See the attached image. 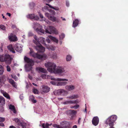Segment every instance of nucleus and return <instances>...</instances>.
I'll return each mask as SVG.
<instances>
[{
	"label": "nucleus",
	"mask_w": 128,
	"mask_h": 128,
	"mask_svg": "<svg viewBox=\"0 0 128 128\" xmlns=\"http://www.w3.org/2000/svg\"><path fill=\"white\" fill-rule=\"evenodd\" d=\"M34 40H33V42L36 45V49L39 52H44L45 51V48L42 46L40 43L44 44V46H46V44L44 42L45 38L42 37L38 38L36 35H34Z\"/></svg>",
	"instance_id": "obj_1"
},
{
	"label": "nucleus",
	"mask_w": 128,
	"mask_h": 128,
	"mask_svg": "<svg viewBox=\"0 0 128 128\" xmlns=\"http://www.w3.org/2000/svg\"><path fill=\"white\" fill-rule=\"evenodd\" d=\"M60 125L55 124L53 125L52 126L55 128H71L72 123L66 121H64L61 122Z\"/></svg>",
	"instance_id": "obj_2"
},
{
	"label": "nucleus",
	"mask_w": 128,
	"mask_h": 128,
	"mask_svg": "<svg viewBox=\"0 0 128 128\" xmlns=\"http://www.w3.org/2000/svg\"><path fill=\"white\" fill-rule=\"evenodd\" d=\"M45 66L47 68V70L52 73H53L56 67L54 63L52 62H48L44 64Z\"/></svg>",
	"instance_id": "obj_3"
},
{
	"label": "nucleus",
	"mask_w": 128,
	"mask_h": 128,
	"mask_svg": "<svg viewBox=\"0 0 128 128\" xmlns=\"http://www.w3.org/2000/svg\"><path fill=\"white\" fill-rule=\"evenodd\" d=\"M25 61L27 64L25 65V68L26 71H29L31 70L32 68V66L34 64V61L31 59H30L26 56L24 58Z\"/></svg>",
	"instance_id": "obj_4"
},
{
	"label": "nucleus",
	"mask_w": 128,
	"mask_h": 128,
	"mask_svg": "<svg viewBox=\"0 0 128 128\" xmlns=\"http://www.w3.org/2000/svg\"><path fill=\"white\" fill-rule=\"evenodd\" d=\"M117 118V116L115 115H112L109 117L106 120L105 123L109 126H114V122Z\"/></svg>",
	"instance_id": "obj_5"
},
{
	"label": "nucleus",
	"mask_w": 128,
	"mask_h": 128,
	"mask_svg": "<svg viewBox=\"0 0 128 128\" xmlns=\"http://www.w3.org/2000/svg\"><path fill=\"white\" fill-rule=\"evenodd\" d=\"M68 72V70L64 68L62 66H58L56 68L53 73L63 76L65 75Z\"/></svg>",
	"instance_id": "obj_6"
},
{
	"label": "nucleus",
	"mask_w": 128,
	"mask_h": 128,
	"mask_svg": "<svg viewBox=\"0 0 128 128\" xmlns=\"http://www.w3.org/2000/svg\"><path fill=\"white\" fill-rule=\"evenodd\" d=\"M44 29L45 30V32L46 33L51 34L52 33L55 34H58V31L54 27L52 26H49L46 28L45 26Z\"/></svg>",
	"instance_id": "obj_7"
},
{
	"label": "nucleus",
	"mask_w": 128,
	"mask_h": 128,
	"mask_svg": "<svg viewBox=\"0 0 128 128\" xmlns=\"http://www.w3.org/2000/svg\"><path fill=\"white\" fill-rule=\"evenodd\" d=\"M12 60V58L9 55H2L0 56V61L1 62L5 61L6 63L10 64Z\"/></svg>",
	"instance_id": "obj_8"
},
{
	"label": "nucleus",
	"mask_w": 128,
	"mask_h": 128,
	"mask_svg": "<svg viewBox=\"0 0 128 128\" xmlns=\"http://www.w3.org/2000/svg\"><path fill=\"white\" fill-rule=\"evenodd\" d=\"M55 94L56 95H62L64 96L67 94L68 92L67 91L64 89H59L56 90L54 92Z\"/></svg>",
	"instance_id": "obj_9"
},
{
	"label": "nucleus",
	"mask_w": 128,
	"mask_h": 128,
	"mask_svg": "<svg viewBox=\"0 0 128 128\" xmlns=\"http://www.w3.org/2000/svg\"><path fill=\"white\" fill-rule=\"evenodd\" d=\"M52 80H54L53 81H51L50 82V83L56 86V84L57 83V82H55L56 81H68V79H62V78H57L56 79H55L52 78V77H51L50 78Z\"/></svg>",
	"instance_id": "obj_10"
},
{
	"label": "nucleus",
	"mask_w": 128,
	"mask_h": 128,
	"mask_svg": "<svg viewBox=\"0 0 128 128\" xmlns=\"http://www.w3.org/2000/svg\"><path fill=\"white\" fill-rule=\"evenodd\" d=\"M13 121L19 126H21L22 128H26V124L23 122H21L20 120L18 118H16L13 119Z\"/></svg>",
	"instance_id": "obj_11"
},
{
	"label": "nucleus",
	"mask_w": 128,
	"mask_h": 128,
	"mask_svg": "<svg viewBox=\"0 0 128 128\" xmlns=\"http://www.w3.org/2000/svg\"><path fill=\"white\" fill-rule=\"evenodd\" d=\"M23 46L18 43H17L14 46L15 49L17 52H21L22 50V48Z\"/></svg>",
	"instance_id": "obj_12"
},
{
	"label": "nucleus",
	"mask_w": 128,
	"mask_h": 128,
	"mask_svg": "<svg viewBox=\"0 0 128 128\" xmlns=\"http://www.w3.org/2000/svg\"><path fill=\"white\" fill-rule=\"evenodd\" d=\"M26 17L28 18L34 20H38L39 19L37 15H35L34 14H28L26 16Z\"/></svg>",
	"instance_id": "obj_13"
},
{
	"label": "nucleus",
	"mask_w": 128,
	"mask_h": 128,
	"mask_svg": "<svg viewBox=\"0 0 128 128\" xmlns=\"http://www.w3.org/2000/svg\"><path fill=\"white\" fill-rule=\"evenodd\" d=\"M99 122V119L98 118L97 116L94 117L92 120V124L95 126L98 125Z\"/></svg>",
	"instance_id": "obj_14"
},
{
	"label": "nucleus",
	"mask_w": 128,
	"mask_h": 128,
	"mask_svg": "<svg viewBox=\"0 0 128 128\" xmlns=\"http://www.w3.org/2000/svg\"><path fill=\"white\" fill-rule=\"evenodd\" d=\"M30 49V55L34 58H36L38 59L40 54H38L37 53H35L32 50Z\"/></svg>",
	"instance_id": "obj_15"
},
{
	"label": "nucleus",
	"mask_w": 128,
	"mask_h": 128,
	"mask_svg": "<svg viewBox=\"0 0 128 128\" xmlns=\"http://www.w3.org/2000/svg\"><path fill=\"white\" fill-rule=\"evenodd\" d=\"M65 88L66 90L68 91H71L74 89L75 86L74 85L71 84L66 86Z\"/></svg>",
	"instance_id": "obj_16"
},
{
	"label": "nucleus",
	"mask_w": 128,
	"mask_h": 128,
	"mask_svg": "<svg viewBox=\"0 0 128 128\" xmlns=\"http://www.w3.org/2000/svg\"><path fill=\"white\" fill-rule=\"evenodd\" d=\"M8 38L11 41L14 42L17 40V37L15 36L12 34H11L8 36Z\"/></svg>",
	"instance_id": "obj_17"
},
{
	"label": "nucleus",
	"mask_w": 128,
	"mask_h": 128,
	"mask_svg": "<svg viewBox=\"0 0 128 128\" xmlns=\"http://www.w3.org/2000/svg\"><path fill=\"white\" fill-rule=\"evenodd\" d=\"M46 16H47L48 18L51 20L53 22H55L56 20V17L54 16H50L48 13H46L45 14Z\"/></svg>",
	"instance_id": "obj_18"
},
{
	"label": "nucleus",
	"mask_w": 128,
	"mask_h": 128,
	"mask_svg": "<svg viewBox=\"0 0 128 128\" xmlns=\"http://www.w3.org/2000/svg\"><path fill=\"white\" fill-rule=\"evenodd\" d=\"M50 88L47 86H43L42 87V90L44 93L48 92L50 91Z\"/></svg>",
	"instance_id": "obj_19"
},
{
	"label": "nucleus",
	"mask_w": 128,
	"mask_h": 128,
	"mask_svg": "<svg viewBox=\"0 0 128 128\" xmlns=\"http://www.w3.org/2000/svg\"><path fill=\"white\" fill-rule=\"evenodd\" d=\"M42 28V26L36 22L34 23L33 26V28L35 30H36V29Z\"/></svg>",
	"instance_id": "obj_20"
},
{
	"label": "nucleus",
	"mask_w": 128,
	"mask_h": 128,
	"mask_svg": "<svg viewBox=\"0 0 128 128\" xmlns=\"http://www.w3.org/2000/svg\"><path fill=\"white\" fill-rule=\"evenodd\" d=\"M36 70L38 72H41L44 73H45L46 72V69L41 67H38L36 68Z\"/></svg>",
	"instance_id": "obj_21"
},
{
	"label": "nucleus",
	"mask_w": 128,
	"mask_h": 128,
	"mask_svg": "<svg viewBox=\"0 0 128 128\" xmlns=\"http://www.w3.org/2000/svg\"><path fill=\"white\" fill-rule=\"evenodd\" d=\"M0 92L2 94L3 96L6 98H7L8 99H10V97L9 95L6 92H4L3 90H1Z\"/></svg>",
	"instance_id": "obj_22"
},
{
	"label": "nucleus",
	"mask_w": 128,
	"mask_h": 128,
	"mask_svg": "<svg viewBox=\"0 0 128 128\" xmlns=\"http://www.w3.org/2000/svg\"><path fill=\"white\" fill-rule=\"evenodd\" d=\"M5 103V100L3 97L0 96V106H2Z\"/></svg>",
	"instance_id": "obj_23"
},
{
	"label": "nucleus",
	"mask_w": 128,
	"mask_h": 128,
	"mask_svg": "<svg viewBox=\"0 0 128 128\" xmlns=\"http://www.w3.org/2000/svg\"><path fill=\"white\" fill-rule=\"evenodd\" d=\"M48 37L51 40H53V41L56 42L57 44L58 43V39L56 38L53 37L50 35L48 36Z\"/></svg>",
	"instance_id": "obj_24"
},
{
	"label": "nucleus",
	"mask_w": 128,
	"mask_h": 128,
	"mask_svg": "<svg viewBox=\"0 0 128 128\" xmlns=\"http://www.w3.org/2000/svg\"><path fill=\"white\" fill-rule=\"evenodd\" d=\"M42 28H41L36 29V31L39 34L41 33L44 34L45 33L44 30Z\"/></svg>",
	"instance_id": "obj_25"
},
{
	"label": "nucleus",
	"mask_w": 128,
	"mask_h": 128,
	"mask_svg": "<svg viewBox=\"0 0 128 128\" xmlns=\"http://www.w3.org/2000/svg\"><path fill=\"white\" fill-rule=\"evenodd\" d=\"M39 57V59H40L42 60H45L48 58L47 55L45 54H43L42 55H40Z\"/></svg>",
	"instance_id": "obj_26"
},
{
	"label": "nucleus",
	"mask_w": 128,
	"mask_h": 128,
	"mask_svg": "<svg viewBox=\"0 0 128 128\" xmlns=\"http://www.w3.org/2000/svg\"><path fill=\"white\" fill-rule=\"evenodd\" d=\"M50 58L56 60L58 58L57 54L56 52H53L51 55Z\"/></svg>",
	"instance_id": "obj_27"
},
{
	"label": "nucleus",
	"mask_w": 128,
	"mask_h": 128,
	"mask_svg": "<svg viewBox=\"0 0 128 128\" xmlns=\"http://www.w3.org/2000/svg\"><path fill=\"white\" fill-rule=\"evenodd\" d=\"M78 95L77 94H73L72 96H69L68 97V98L69 99H75L77 98H78Z\"/></svg>",
	"instance_id": "obj_28"
},
{
	"label": "nucleus",
	"mask_w": 128,
	"mask_h": 128,
	"mask_svg": "<svg viewBox=\"0 0 128 128\" xmlns=\"http://www.w3.org/2000/svg\"><path fill=\"white\" fill-rule=\"evenodd\" d=\"M78 20L76 19L74 21H73L72 26L74 28L76 27L78 25Z\"/></svg>",
	"instance_id": "obj_29"
},
{
	"label": "nucleus",
	"mask_w": 128,
	"mask_h": 128,
	"mask_svg": "<svg viewBox=\"0 0 128 128\" xmlns=\"http://www.w3.org/2000/svg\"><path fill=\"white\" fill-rule=\"evenodd\" d=\"M7 48L8 50H10V51L12 52V53H15V52L12 45L10 44L8 46Z\"/></svg>",
	"instance_id": "obj_30"
},
{
	"label": "nucleus",
	"mask_w": 128,
	"mask_h": 128,
	"mask_svg": "<svg viewBox=\"0 0 128 128\" xmlns=\"http://www.w3.org/2000/svg\"><path fill=\"white\" fill-rule=\"evenodd\" d=\"M46 48L49 50H51L54 51L55 50V47L53 46H48L46 45Z\"/></svg>",
	"instance_id": "obj_31"
},
{
	"label": "nucleus",
	"mask_w": 128,
	"mask_h": 128,
	"mask_svg": "<svg viewBox=\"0 0 128 128\" xmlns=\"http://www.w3.org/2000/svg\"><path fill=\"white\" fill-rule=\"evenodd\" d=\"M41 76L42 78L44 79H50L51 78L50 76L44 74H42Z\"/></svg>",
	"instance_id": "obj_32"
},
{
	"label": "nucleus",
	"mask_w": 128,
	"mask_h": 128,
	"mask_svg": "<svg viewBox=\"0 0 128 128\" xmlns=\"http://www.w3.org/2000/svg\"><path fill=\"white\" fill-rule=\"evenodd\" d=\"M9 108L11 110L13 111L14 113L15 114L16 113V112L15 109L14 107V106L12 105H10L9 106Z\"/></svg>",
	"instance_id": "obj_33"
},
{
	"label": "nucleus",
	"mask_w": 128,
	"mask_h": 128,
	"mask_svg": "<svg viewBox=\"0 0 128 128\" xmlns=\"http://www.w3.org/2000/svg\"><path fill=\"white\" fill-rule=\"evenodd\" d=\"M52 124H49L48 123L45 124L44 123L42 125V127L44 128H49V126L52 125Z\"/></svg>",
	"instance_id": "obj_34"
},
{
	"label": "nucleus",
	"mask_w": 128,
	"mask_h": 128,
	"mask_svg": "<svg viewBox=\"0 0 128 128\" xmlns=\"http://www.w3.org/2000/svg\"><path fill=\"white\" fill-rule=\"evenodd\" d=\"M34 97L33 96H30V100L34 103H36V100L34 99Z\"/></svg>",
	"instance_id": "obj_35"
},
{
	"label": "nucleus",
	"mask_w": 128,
	"mask_h": 128,
	"mask_svg": "<svg viewBox=\"0 0 128 128\" xmlns=\"http://www.w3.org/2000/svg\"><path fill=\"white\" fill-rule=\"evenodd\" d=\"M46 4V5L48 6L50 8H52L55 10H59V9L58 8H57V7L54 8V7L52 6H51L49 4Z\"/></svg>",
	"instance_id": "obj_36"
},
{
	"label": "nucleus",
	"mask_w": 128,
	"mask_h": 128,
	"mask_svg": "<svg viewBox=\"0 0 128 128\" xmlns=\"http://www.w3.org/2000/svg\"><path fill=\"white\" fill-rule=\"evenodd\" d=\"M4 71V68L2 66L0 65V75L3 74Z\"/></svg>",
	"instance_id": "obj_37"
},
{
	"label": "nucleus",
	"mask_w": 128,
	"mask_h": 128,
	"mask_svg": "<svg viewBox=\"0 0 128 128\" xmlns=\"http://www.w3.org/2000/svg\"><path fill=\"white\" fill-rule=\"evenodd\" d=\"M72 57L70 55H68L66 57V60L67 61H69L71 60Z\"/></svg>",
	"instance_id": "obj_38"
},
{
	"label": "nucleus",
	"mask_w": 128,
	"mask_h": 128,
	"mask_svg": "<svg viewBox=\"0 0 128 128\" xmlns=\"http://www.w3.org/2000/svg\"><path fill=\"white\" fill-rule=\"evenodd\" d=\"M33 92L34 94H38V91L36 89L33 88Z\"/></svg>",
	"instance_id": "obj_39"
},
{
	"label": "nucleus",
	"mask_w": 128,
	"mask_h": 128,
	"mask_svg": "<svg viewBox=\"0 0 128 128\" xmlns=\"http://www.w3.org/2000/svg\"><path fill=\"white\" fill-rule=\"evenodd\" d=\"M65 37V35L64 34H62L60 36V40H62Z\"/></svg>",
	"instance_id": "obj_40"
},
{
	"label": "nucleus",
	"mask_w": 128,
	"mask_h": 128,
	"mask_svg": "<svg viewBox=\"0 0 128 128\" xmlns=\"http://www.w3.org/2000/svg\"><path fill=\"white\" fill-rule=\"evenodd\" d=\"M0 28L3 30H5L6 29V27L4 25H0Z\"/></svg>",
	"instance_id": "obj_41"
},
{
	"label": "nucleus",
	"mask_w": 128,
	"mask_h": 128,
	"mask_svg": "<svg viewBox=\"0 0 128 128\" xmlns=\"http://www.w3.org/2000/svg\"><path fill=\"white\" fill-rule=\"evenodd\" d=\"M69 111L70 112L73 114H75L76 113V111L74 110H69Z\"/></svg>",
	"instance_id": "obj_42"
},
{
	"label": "nucleus",
	"mask_w": 128,
	"mask_h": 128,
	"mask_svg": "<svg viewBox=\"0 0 128 128\" xmlns=\"http://www.w3.org/2000/svg\"><path fill=\"white\" fill-rule=\"evenodd\" d=\"M42 21H45L47 23L49 24L50 22L48 20H46V19L45 18H44L42 19Z\"/></svg>",
	"instance_id": "obj_43"
},
{
	"label": "nucleus",
	"mask_w": 128,
	"mask_h": 128,
	"mask_svg": "<svg viewBox=\"0 0 128 128\" xmlns=\"http://www.w3.org/2000/svg\"><path fill=\"white\" fill-rule=\"evenodd\" d=\"M12 77L13 78L15 79L16 80H17L18 79L17 78H16L15 75L14 74H12L11 75Z\"/></svg>",
	"instance_id": "obj_44"
},
{
	"label": "nucleus",
	"mask_w": 128,
	"mask_h": 128,
	"mask_svg": "<svg viewBox=\"0 0 128 128\" xmlns=\"http://www.w3.org/2000/svg\"><path fill=\"white\" fill-rule=\"evenodd\" d=\"M56 86H62L61 82H57Z\"/></svg>",
	"instance_id": "obj_45"
},
{
	"label": "nucleus",
	"mask_w": 128,
	"mask_h": 128,
	"mask_svg": "<svg viewBox=\"0 0 128 128\" xmlns=\"http://www.w3.org/2000/svg\"><path fill=\"white\" fill-rule=\"evenodd\" d=\"M9 82L11 84H12L14 83V81L12 79H10L9 80Z\"/></svg>",
	"instance_id": "obj_46"
},
{
	"label": "nucleus",
	"mask_w": 128,
	"mask_h": 128,
	"mask_svg": "<svg viewBox=\"0 0 128 128\" xmlns=\"http://www.w3.org/2000/svg\"><path fill=\"white\" fill-rule=\"evenodd\" d=\"M61 82L62 86L65 85L67 83V82Z\"/></svg>",
	"instance_id": "obj_47"
},
{
	"label": "nucleus",
	"mask_w": 128,
	"mask_h": 128,
	"mask_svg": "<svg viewBox=\"0 0 128 128\" xmlns=\"http://www.w3.org/2000/svg\"><path fill=\"white\" fill-rule=\"evenodd\" d=\"M7 70L8 72H10V68L9 66H6Z\"/></svg>",
	"instance_id": "obj_48"
},
{
	"label": "nucleus",
	"mask_w": 128,
	"mask_h": 128,
	"mask_svg": "<svg viewBox=\"0 0 128 128\" xmlns=\"http://www.w3.org/2000/svg\"><path fill=\"white\" fill-rule=\"evenodd\" d=\"M5 120L4 118L0 117V122H3Z\"/></svg>",
	"instance_id": "obj_49"
},
{
	"label": "nucleus",
	"mask_w": 128,
	"mask_h": 128,
	"mask_svg": "<svg viewBox=\"0 0 128 128\" xmlns=\"http://www.w3.org/2000/svg\"><path fill=\"white\" fill-rule=\"evenodd\" d=\"M13 86L15 88H16L17 87L16 84V83L15 82H14L12 84Z\"/></svg>",
	"instance_id": "obj_50"
},
{
	"label": "nucleus",
	"mask_w": 128,
	"mask_h": 128,
	"mask_svg": "<svg viewBox=\"0 0 128 128\" xmlns=\"http://www.w3.org/2000/svg\"><path fill=\"white\" fill-rule=\"evenodd\" d=\"M74 104H76V103H79L80 102V101L79 100H74Z\"/></svg>",
	"instance_id": "obj_51"
},
{
	"label": "nucleus",
	"mask_w": 128,
	"mask_h": 128,
	"mask_svg": "<svg viewBox=\"0 0 128 128\" xmlns=\"http://www.w3.org/2000/svg\"><path fill=\"white\" fill-rule=\"evenodd\" d=\"M74 104V100L69 101V104Z\"/></svg>",
	"instance_id": "obj_52"
},
{
	"label": "nucleus",
	"mask_w": 128,
	"mask_h": 128,
	"mask_svg": "<svg viewBox=\"0 0 128 128\" xmlns=\"http://www.w3.org/2000/svg\"><path fill=\"white\" fill-rule=\"evenodd\" d=\"M63 104H69V101H66L63 102Z\"/></svg>",
	"instance_id": "obj_53"
},
{
	"label": "nucleus",
	"mask_w": 128,
	"mask_h": 128,
	"mask_svg": "<svg viewBox=\"0 0 128 128\" xmlns=\"http://www.w3.org/2000/svg\"><path fill=\"white\" fill-rule=\"evenodd\" d=\"M38 14L40 18L43 19L44 16H43V15L42 14H41L40 12H39Z\"/></svg>",
	"instance_id": "obj_54"
},
{
	"label": "nucleus",
	"mask_w": 128,
	"mask_h": 128,
	"mask_svg": "<svg viewBox=\"0 0 128 128\" xmlns=\"http://www.w3.org/2000/svg\"><path fill=\"white\" fill-rule=\"evenodd\" d=\"M74 106L75 107L74 109H76L79 107L80 106L78 105H77Z\"/></svg>",
	"instance_id": "obj_55"
},
{
	"label": "nucleus",
	"mask_w": 128,
	"mask_h": 128,
	"mask_svg": "<svg viewBox=\"0 0 128 128\" xmlns=\"http://www.w3.org/2000/svg\"><path fill=\"white\" fill-rule=\"evenodd\" d=\"M46 41H47V42L48 43H50V40L48 38H47L46 39Z\"/></svg>",
	"instance_id": "obj_56"
},
{
	"label": "nucleus",
	"mask_w": 128,
	"mask_h": 128,
	"mask_svg": "<svg viewBox=\"0 0 128 128\" xmlns=\"http://www.w3.org/2000/svg\"><path fill=\"white\" fill-rule=\"evenodd\" d=\"M32 33L31 32H29L28 33V35L29 36H31L33 35Z\"/></svg>",
	"instance_id": "obj_57"
},
{
	"label": "nucleus",
	"mask_w": 128,
	"mask_h": 128,
	"mask_svg": "<svg viewBox=\"0 0 128 128\" xmlns=\"http://www.w3.org/2000/svg\"><path fill=\"white\" fill-rule=\"evenodd\" d=\"M66 5L68 7L69 5V2L68 1H66Z\"/></svg>",
	"instance_id": "obj_58"
},
{
	"label": "nucleus",
	"mask_w": 128,
	"mask_h": 128,
	"mask_svg": "<svg viewBox=\"0 0 128 128\" xmlns=\"http://www.w3.org/2000/svg\"><path fill=\"white\" fill-rule=\"evenodd\" d=\"M0 126H4V125L3 123L1 122V123H0Z\"/></svg>",
	"instance_id": "obj_59"
},
{
	"label": "nucleus",
	"mask_w": 128,
	"mask_h": 128,
	"mask_svg": "<svg viewBox=\"0 0 128 128\" xmlns=\"http://www.w3.org/2000/svg\"><path fill=\"white\" fill-rule=\"evenodd\" d=\"M20 98L21 100H22L23 98V97L22 95H21L20 96Z\"/></svg>",
	"instance_id": "obj_60"
},
{
	"label": "nucleus",
	"mask_w": 128,
	"mask_h": 128,
	"mask_svg": "<svg viewBox=\"0 0 128 128\" xmlns=\"http://www.w3.org/2000/svg\"><path fill=\"white\" fill-rule=\"evenodd\" d=\"M6 14L8 15L9 16H11V14L10 13H7Z\"/></svg>",
	"instance_id": "obj_61"
},
{
	"label": "nucleus",
	"mask_w": 128,
	"mask_h": 128,
	"mask_svg": "<svg viewBox=\"0 0 128 128\" xmlns=\"http://www.w3.org/2000/svg\"><path fill=\"white\" fill-rule=\"evenodd\" d=\"M10 128H16L14 126H10Z\"/></svg>",
	"instance_id": "obj_62"
},
{
	"label": "nucleus",
	"mask_w": 128,
	"mask_h": 128,
	"mask_svg": "<svg viewBox=\"0 0 128 128\" xmlns=\"http://www.w3.org/2000/svg\"><path fill=\"white\" fill-rule=\"evenodd\" d=\"M77 128V126L76 125H74L72 127V128Z\"/></svg>",
	"instance_id": "obj_63"
},
{
	"label": "nucleus",
	"mask_w": 128,
	"mask_h": 128,
	"mask_svg": "<svg viewBox=\"0 0 128 128\" xmlns=\"http://www.w3.org/2000/svg\"><path fill=\"white\" fill-rule=\"evenodd\" d=\"M110 127L109 128H114L113 126H109Z\"/></svg>",
	"instance_id": "obj_64"
}]
</instances>
